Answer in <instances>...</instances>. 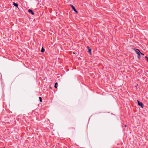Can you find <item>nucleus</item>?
<instances>
[{"label":"nucleus","instance_id":"obj_6","mask_svg":"<svg viewBox=\"0 0 148 148\" xmlns=\"http://www.w3.org/2000/svg\"><path fill=\"white\" fill-rule=\"evenodd\" d=\"M45 51V50L44 49L43 47H42L40 51L42 53H43Z\"/></svg>","mask_w":148,"mask_h":148},{"label":"nucleus","instance_id":"obj_13","mask_svg":"<svg viewBox=\"0 0 148 148\" xmlns=\"http://www.w3.org/2000/svg\"><path fill=\"white\" fill-rule=\"evenodd\" d=\"M87 48L88 49H90L89 48V47L88 46L87 47Z\"/></svg>","mask_w":148,"mask_h":148},{"label":"nucleus","instance_id":"obj_4","mask_svg":"<svg viewBox=\"0 0 148 148\" xmlns=\"http://www.w3.org/2000/svg\"><path fill=\"white\" fill-rule=\"evenodd\" d=\"M28 11L29 13H31L32 14V15H34V13L33 12L32 10L31 9H29L28 10Z\"/></svg>","mask_w":148,"mask_h":148},{"label":"nucleus","instance_id":"obj_14","mask_svg":"<svg viewBox=\"0 0 148 148\" xmlns=\"http://www.w3.org/2000/svg\"><path fill=\"white\" fill-rule=\"evenodd\" d=\"M126 126H127V125H125V127H126Z\"/></svg>","mask_w":148,"mask_h":148},{"label":"nucleus","instance_id":"obj_8","mask_svg":"<svg viewBox=\"0 0 148 148\" xmlns=\"http://www.w3.org/2000/svg\"><path fill=\"white\" fill-rule=\"evenodd\" d=\"M138 54V58L139 60L140 59V53L137 54Z\"/></svg>","mask_w":148,"mask_h":148},{"label":"nucleus","instance_id":"obj_2","mask_svg":"<svg viewBox=\"0 0 148 148\" xmlns=\"http://www.w3.org/2000/svg\"><path fill=\"white\" fill-rule=\"evenodd\" d=\"M70 7H71V8H72V9L75 12L77 13L78 12L77 11V10H76V9H75V7H74V6L73 5H72V4H71L70 5Z\"/></svg>","mask_w":148,"mask_h":148},{"label":"nucleus","instance_id":"obj_15","mask_svg":"<svg viewBox=\"0 0 148 148\" xmlns=\"http://www.w3.org/2000/svg\"><path fill=\"white\" fill-rule=\"evenodd\" d=\"M73 54H75V52H73Z\"/></svg>","mask_w":148,"mask_h":148},{"label":"nucleus","instance_id":"obj_9","mask_svg":"<svg viewBox=\"0 0 148 148\" xmlns=\"http://www.w3.org/2000/svg\"><path fill=\"white\" fill-rule=\"evenodd\" d=\"M58 84L57 82H56L55 84L54 87L56 88H57L56 85Z\"/></svg>","mask_w":148,"mask_h":148},{"label":"nucleus","instance_id":"obj_10","mask_svg":"<svg viewBox=\"0 0 148 148\" xmlns=\"http://www.w3.org/2000/svg\"><path fill=\"white\" fill-rule=\"evenodd\" d=\"M40 101L41 102H42V98L41 97H39Z\"/></svg>","mask_w":148,"mask_h":148},{"label":"nucleus","instance_id":"obj_7","mask_svg":"<svg viewBox=\"0 0 148 148\" xmlns=\"http://www.w3.org/2000/svg\"><path fill=\"white\" fill-rule=\"evenodd\" d=\"M88 52L90 54H91V49H88Z\"/></svg>","mask_w":148,"mask_h":148},{"label":"nucleus","instance_id":"obj_1","mask_svg":"<svg viewBox=\"0 0 148 148\" xmlns=\"http://www.w3.org/2000/svg\"><path fill=\"white\" fill-rule=\"evenodd\" d=\"M138 103V105L140 106V107L142 108H143V104L141 102H140L139 101H137Z\"/></svg>","mask_w":148,"mask_h":148},{"label":"nucleus","instance_id":"obj_5","mask_svg":"<svg viewBox=\"0 0 148 148\" xmlns=\"http://www.w3.org/2000/svg\"><path fill=\"white\" fill-rule=\"evenodd\" d=\"M13 5L15 7L17 8L18 9V5L17 3H16L15 2H13Z\"/></svg>","mask_w":148,"mask_h":148},{"label":"nucleus","instance_id":"obj_11","mask_svg":"<svg viewBox=\"0 0 148 148\" xmlns=\"http://www.w3.org/2000/svg\"><path fill=\"white\" fill-rule=\"evenodd\" d=\"M145 58L146 60L148 62V57L147 56H145Z\"/></svg>","mask_w":148,"mask_h":148},{"label":"nucleus","instance_id":"obj_12","mask_svg":"<svg viewBox=\"0 0 148 148\" xmlns=\"http://www.w3.org/2000/svg\"><path fill=\"white\" fill-rule=\"evenodd\" d=\"M140 54H141L142 55H143V56H144V54L142 53H141V52H140Z\"/></svg>","mask_w":148,"mask_h":148},{"label":"nucleus","instance_id":"obj_3","mask_svg":"<svg viewBox=\"0 0 148 148\" xmlns=\"http://www.w3.org/2000/svg\"><path fill=\"white\" fill-rule=\"evenodd\" d=\"M133 49L135 51V52L137 54H138L139 53H140V51L138 49Z\"/></svg>","mask_w":148,"mask_h":148}]
</instances>
